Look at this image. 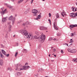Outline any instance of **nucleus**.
<instances>
[{"label": "nucleus", "mask_w": 77, "mask_h": 77, "mask_svg": "<svg viewBox=\"0 0 77 77\" xmlns=\"http://www.w3.org/2000/svg\"><path fill=\"white\" fill-rule=\"evenodd\" d=\"M20 33H23V35L26 36V38L29 39H32L33 38V35L32 34H28V32L26 30L21 29L20 30Z\"/></svg>", "instance_id": "nucleus-1"}, {"label": "nucleus", "mask_w": 77, "mask_h": 77, "mask_svg": "<svg viewBox=\"0 0 77 77\" xmlns=\"http://www.w3.org/2000/svg\"><path fill=\"white\" fill-rule=\"evenodd\" d=\"M20 71H21V70H26L27 69H28V68H31V67L30 66H23L21 64H20Z\"/></svg>", "instance_id": "nucleus-2"}, {"label": "nucleus", "mask_w": 77, "mask_h": 77, "mask_svg": "<svg viewBox=\"0 0 77 77\" xmlns=\"http://www.w3.org/2000/svg\"><path fill=\"white\" fill-rule=\"evenodd\" d=\"M39 39L42 42H44L45 39V35H42L39 36Z\"/></svg>", "instance_id": "nucleus-3"}, {"label": "nucleus", "mask_w": 77, "mask_h": 77, "mask_svg": "<svg viewBox=\"0 0 77 77\" xmlns=\"http://www.w3.org/2000/svg\"><path fill=\"white\" fill-rule=\"evenodd\" d=\"M8 20H11L12 21V24H14L15 20V17H13L12 16H11L8 18Z\"/></svg>", "instance_id": "nucleus-4"}, {"label": "nucleus", "mask_w": 77, "mask_h": 77, "mask_svg": "<svg viewBox=\"0 0 77 77\" xmlns=\"http://www.w3.org/2000/svg\"><path fill=\"white\" fill-rule=\"evenodd\" d=\"M38 12V11L37 10L34 9L32 10V13L33 14H32L33 16H36Z\"/></svg>", "instance_id": "nucleus-5"}, {"label": "nucleus", "mask_w": 77, "mask_h": 77, "mask_svg": "<svg viewBox=\"0 0 77 77\" xmlns=\"http://www.w3.org/2000/svg\"><path fill=\"white\" fill-rule=\"evenodd\" d=\"M68 51L70 53H75L76 51H77V50L75 49L71 50L70 48H68Z\"/></svg>", "instance_id": "nucleus-6"}, {"label": "nucleus", "mask_w": 77, "mask_h": 77, "mask_svg": "<svg viewBox=\"0 0 77 77\" xmlns=\"http://www.w3.org/2000/svg\"><path fill=\"white\" fill-rule=\"evenodd\" d=\"M40 30H44L47 29V28L45 27V26H42L39 27Z\"/></svg>", "instance_id": "nucleus-7"}, {"label": "nucleus", "mask_w": 77, "mask_h": 77, "mask_svg": "<svg viewBox=\"0 0 77 77\" xmlns=\"http://www.w3.org/2000/svg\"><path fill=\"white\" fill-rule=\"evenodd\" d=\"M54 29L56 30H58V28L57 27V24H56V23L54 22Z\"/></svg>", "instance_id": "nucleus-8"}, {"label": "nucleus", "mask_w": 77, "mask_h": 77, "mask_svg": "<svg viewBox=\"0 0 77 77\" xmlns=\"http://www.w3.org/2000/svg\"><path fill=\"white\" fill-rule=\"evenodd\" d=\"M41 18V15H39L37 16L36 18H35V20H38L39 19H40Z\"/></svg>", "instance_id": "nucleus-9"}, {"label": "nucleus", "mask_w": 77, "mask_h": 77, "mask_svg": "<svg viewBox=\"0 0 77 77\" xmlns=\"http://www.w3.org/2000/svg\"><path fill=\"white\" fill-rule=\"evenodd\" d=\"M77 27V24L70 25L69 26V27L70 28H73V27Z\"/></svg>", "instance_id": "nucleus-10"}, {"label": "nucleus", "mask_w": 77, "mask_h": 77, "mask_svg": "<svg viewBox=\"0 0 77 77\" xmlns=\"http://www.w3.org/2000/svg\"><path fill=\"white\" fill-rule=\"evenodd\" d=\"M70 16L72 17H75V13H72L70 14Z\"/></svg>", "instance_id": "nucleus-11"}, {"label": "nucleus", "mask_w": 77, "mask_h": 77, "mask_svg": "<svg viewBox=\"0 0 77 77\" xmlns=\"http://www.w3.org/2000/svg\"><path fill=\"white\" fill-rule=\"evenodd\" d=\"M6 17H4V18H2V22H3L4 23L6 21V20H7L6 19Z\"/></svg>", "instance_id": "nucleus-12"}, {"label": "nucleus", "mask_w": 77, "mask_h": 77, "mask_svg": "<svg viewBox=\"0 0 77 77\" xmlns=\"http://www.w3.org/2000/svg\"><path fill=\"white\" fill-rule=\"evenodd\" d=\"M6 9H5L4 11H1V14H5L6 13Z\"/></svg>", "instance_id": "nucleus-13"}, {"label": "nucleus", "mask_w": 77, "mask_h": 77, "mask_svg": "<svg viewBox=\"0 0 77 77\" xmlns=\"http://www.w3.org/2000/svg\"><path fill=\"white\" fill-rule=\"evenodd\" d=\"M72 11L73 12H75V11H77V8H73V7H72Z\"/></svg>", "instance_id": "nucleus-14"}, {"label": "nucleus", "mask_w": 77, "mask_h": 77, "mask_svg": "<svg viewBox=\"0 0 77 77\" xmlns=\"http://www.w3.org/2000/svg\"><path fill=\"white\" fill-rule=\"evenodd\" d=\"M2 53L4 55H6V52L5 51L3 50H2Z\"/></svg>", "instance_id": "nucleus-15"}, {"label": "nucleus", "mask_w": 77, "mask_h": 77, "mask_svg": "<svg viewBox=\"0 0 77 77\" xmlns=\"http://www.w3.org/2000/svg\"><path fill=\"white\" fill-rule=\"evenodd\" d=\"M8 7L10 9H13V6H11V5H8Z\"/></svg>", "instance_id": "nucleus-16"}, {"label": "nucleus", "mask_w": 77, "mask_h": 77, "mask_svg": "<svg viewBox=\"0 0 77 77\" xmlns=\"http://www.w3.org/2000/svg\"><path fill=\"white\" fill-rule=\"evenodd\" d=\"M35 33L37 36H39V32L38 31H35Z\"/></svg>", "instance_id": "nucleus-17"}, {"label": "nucleus", "mask_w": 77, "mask_h": 77, "mask_svg": "<svg viewBox=\"0 0 77 77\" xmlns=\"http://www.w3.org/2000/svg\"><path fill=\"white\" fill-rule=\"evenodd\" d=\"M28 24H29V22H26L25 23H23L22 25L23 26H25V25H27Z\"/></svg>", "instance_id": "nucleus-18"}, {"label": "nucleus", "mask_w": 77, "mask_h": 77, "mask_svg": "<svg viewBox=\"0 0 77 77\" xmlns=\"http://www.w3.org/2000/svg\"><path fill=\"white\" fill-rule=\"evenodd\" d=\"M75 33H72L70 34V36H72H72H75Z\"/></svg>", "instance_id": "nucleus-19"}, {"label": "nucleus", "mask_w": 77, "mask_h": 77, "mask_svg": "<svg viewBox=\"0 0 77 77\" xmlns=\"http://www.w3.org/2000/svg\"><path fill=\"white\" fill-rule=\"evenodd\" d=\"M3 60H0V65H3Z\"/></svg>", "instance_id": "nucleus-20"}, {"label": "nucleus", "mask_w": 77, "mask_h": 77, "mask_svg": "<svg viewBox=\"0 0 77 77\" xmlns=\"http://www.w3.org/2000/svg\"><path fill=\"white\" fill-rule=\"evenodd\" d=\"M57 18H59V14L58 13H57L56 15Z\"/></svg>", "instance_id": "nucleus-21"}, {"label": "nucleus", "mask_w": 77, "mask_h": 77, "mask_svg": "<svg viewBox=\"0 0 77 77\" xmlns=\"http://www.w3.org/2000/svg\"><path fill=\"white\" fill-rule=\"evenodd\" d=\"M72 61H73V62H77V58L76 59H74L72 60Z\"/></svg>", "instance_id": "nucleus-22"}, {"label": "nucleus", "mask_w": 77, "mask_h": 77, "mask_svg": "<svg viewBox=\"0 0 77 77\" xmlns=\"http://www.w3.org/2000/svg\"><path fill=\"white\" fill-rule=\"evenodd\" d=\"M52 40H53V38L51 37L49 38L48 39V41H52Z\"/></svg>", "instance_id": "nucleus-23"}, {"label": "nucleus", "mask_w": 77, "mask_h": 77, "mask_svg": "<svg viewBox=\"0 0 77 77\" xmlns=\"http://www.w3.org/2000/svg\"><path fill=\"white\" fill-rule=\"evenodd\" d=\"M24 53H27V49H24L23 50Z\"/></svg>", "instance_id": "nucleus-24"}, {"label": "nucleus", "mask_w": 77, "mask_h": 77, "mask_svg": "<svg viewBox=\"0 0 77 77\" xmlns=\"http://www.w3.org/2000/svg\"><path fill=\"white\" fill-rule=\"evenodd\" d=\"M57 35L58 36H60V35H61V33H58L57 34Z\"/></svg>", "instance_id": "nucleus-25"}, {"label": "nucleus", "mask_w": 77, "mask_h": 77, "mask_svg": "<svg viewBox=\"0 0 77 77\" xmlns=\"http://www.w3.org/2000/svg\"><path fill=\"white\" fill-rule=\"evenodd\" d=\"M64 12H62L61 13V15L62 16V17H64Z\"/></svg>", "instance_id": "nucleus-26"}, {"label": "nucleus", "mask_w": 77, "mask_h": 77, "mask_svg": "<svg viewBox=\"0 0 77 77\" xmlns=\"http://www.w3.org/2000/svg\"><path fill=\"white\" fill-rule=\"evenodd\" d=\"M42 47V45H40L38 46V48H40L41 47Z\"/></svg>", "instance_id": "nucleus-27"}, {"label": "nucleus", "mask_w": 77, "mask_h": 77, "mask_svg": "<svg viewBox=\"0 0 77 77\" xmlns=\"http://www.w3.org/2000/svg\"><path fill=\"white\" fill-rule=\"evenodd\" d=\"M11 27H12V26H11V25H9L8 26V28L9 29H10L11 28Z\"/></svg>", "instance_id": "nucleus-28"}, {"label": "nucleus", "mask_w": 77, "mask_h": 77, "mask_svg": "<svg viewBox=\"0 0 77 77\" xmlns=\"http://www.w3.org/2000/svg\"><path fill=\"white\" fill-rule=\"evenodd\" d=\"M48 21H49L50 24H51V20H50V19H49L48 20Z\"/></svg>", "instance_id": "nucleus-29"}, {"label": "nucleus", "mask_w": 77, "mask_h": 77, "mask_svg": "<svg viewBox=\"0 0 77 77\" xmlns=\"http://www.w3.org/2000/svg\"><path fill=\"white\" fill-rule=\"evenodd\" d=\"M19 75H20V72H17V76H19Z\"/></svg>", "instance_id": "nucleus-30"}, {"label": "nucleus", "mask_w": 77, "mask_h": 77, "mask_svg": "<svg viewBox=\"0 0 77 77\" xmlns=\"http://www.w3.org/2000/svg\"><path fill=\"white\" fill-rule=\"evenodd\" d=\"M49 17H51V14H50V13H49Z\"/></svg>", "instance_id": "nucleus-31"}, {"label": "nucleus", "mask_w": 77, "mask_h": 77, "mask_svg": "<svg viewBox=\"0 0 77 77\" xmlns=\"http://www.w3.org/2000/svg\"><path fill=\"white\" fill-rule=\"evenodd\" d=\"M0 55L1 56V57H2V58H3V57H4V56L3 55V54H0Z\"/></svg>", "instance_id": "nucleus-32"}, {"label": "nucleus", "mask_w": 77, "mask_h": 77, "mask_svg": "<svg viewBox=\"0 0 77 77\" xmlns=\"http://www.w3.org/2000/svg\"><path fill=\"white\" fill-rule=\"evenodd\" d=\"M63 45H67V46H68V44L67 43H64L63 44Z\"/></svg>", "instance_id": "nucleus-33"}, {"label": "nucleus", "mask_w": 77, "mask_h": 77, "mask_svg": "<svg viewBox=\"0 0 77 77\" xmlns=\"http://www.w3.org/2000/svg\"><path fill=\"white\" fill-rule=\"evenodd\" d=\"M18 54V53L16 52L15 54V57H16L17 56V55Z\"/></svg>", "instance_id": "nucleus-34"}, {"label": "nucleus", "mask_w": 77, "mask_h": 77, "mask_svg": "<svg viewBox=\"0 0 77 77\" xmlns=\"http://www.w3.org/2000/svg\"><path fill=\"white\" fill-rule=\"evenodd\" d=\"M74 42V41L73 40H72L69 42V43H72Z\"/></svg>", "instance_id": "nucleus-35"}, {"label": "nucleus", "mask_w": 77, "mask_h": 77, "mask_svg": "<svg viewBox=\"0 0 77 77\" xmlns=\"http://www.w3.org/2000/svg\"><path fill=\"white\" fill-rule=\"evenodd\" d=\"M24 1V0H20V3H21V2H23Z\"/></svg>", "instance_id": "nucleus-36"}, {"label": "nucleus", "mask_w": 77, "mask_h": 77, "mask_svg": "<svg viewBox=\"0 0 77 77\" xmlns=\"http://www.w3.org/2000/svg\"><path fill=\"white\" fill-rule=\"evenodd\" d=\"M4 5H5L6 6H7V7H8V6H9V5H8V4H7L6 3L4 4Z\"/></svg>", "instance_id": "nucleus-37"}, {"label": "nucleus", "mask_w": 77, "mask_h": 77, "mask_svg": "<svg viewBox=\"0 0 77 77\" xmlns=\"http://www.w3.org/2000/svg\"><path fill=\"white\" fill-rule=\"evenodd\" d=\"M29 65V64L28 63H25V65Z\"/></svg>", "instance_id": "nucleus-38"}, {"label": "nucleus", "mask_w": 77, "mask_h": 77, "mask_svg": "<svg viewBox=\"0 0 77 77\" xmlns=\"http://www.w3.org/2000/svg\"><path fill=\"white\" fill-rule=\"evenodd\" d=\"M75 17H77V13H75Z\"/></svg>", "instance_id": "nucleus-39"}, {"label": "nucleus", "mask_w": 77, "mask_h": 77, "mask_svg": "<svg viewBox=\"0 0 77 77\" xmlns=\"http://www.w3.org/2000/svg\"><path fill=\"white\" fill-rule=\"evenodd\" d=\"M5 55L7 56V57H8L9 56V54H6Z\"/></svg>", "instance_id": "nucleus-40"}, {"label": "nucleus", "mask_w": 77, "mask_h": 77, "mask_svg": "<svg viewBox=\"0 0 77 77\" xmlns=\"http://www.w3.org/2000/svg\"><path fill=\"white\" fill-rule=\"evenodd\" d=\"M61 53H63V50H61Z\"/></svg>", "instance_id": "nucleus-41"}, {"label": "nucleus", "mask_w": 77, "mask_h": 77, "mask_svg": "<svg viewBox=\"0 0 77 77\" xmlns=\"http://www.w3.org/2000/svg\"><path fill=\"white\" fill-rule=\"evenodd\" d=\"M33 0H32L31 1V4H32L33 3Z\"/></svg>", "instance_id": "nucleus-42"}, {"label": "nucleus", "mask_w": 77, "mask_h": 77, "mask_svg": "<svg viewBox=\"0 0 77 77\" xmlns=\"http://www.w3.org/2000/svg\"><path fill=\"white\" fill-rule=\"evenodd\" d=\"M53 51L54 52H55V51H56V49H53Z\"/></svg>", "instance_id": "nucleus-43"}, {"label": "nucleus", "mask_w": 77, "mask_h": 77, "mask_svg": "<svg viewBox=\"0 0 77 77\" xmlns=\"http://www.w3.org/2000/svg\"><path fill=\"white\" fill-rule=\"evenodd\" d=\"M24 14H27V12L26 11H25Z\"/></svg>", "instance_id": "nucleus-44"}, {"label": "nucleus", "mask_w": 77, "mask_h": 77, "mask_svg": "<svg viewBox=\"0 0 77 77\" xmlns=\"http://www.w3.org/2000/svg\"><path fill=\"white\" fill-rule=\"evenodd\" d=\"M53 40H54V41H57V40H56V38L54 39Z\"/></svg>", "instance_id": "nucleus-45"}, {"label": "nucleus", "mask_w": 77, "mask_h": 77, "mask_svg": "<svg viewBox=\"0 0 77 77\" xmlns=\"http://www.w3.org/2000/svg\"><path fill=\"white\" fill-rule=\"evenodd\" d=\"M16 70H19V69H18V67H17V69H16Z\"/></svg>", "instance_id": "nucleus-46"}, {"label": "nucleus", "mask_w": 77, "mask_h": 77, "mask_svg": "<svg viewBox=\"0 0 77 77\" xmlns=\"http://www.w3.org/2000/svg\"><path fill=\"white\" fill-rule=\"evenodd\" d=\"M35 53H37V50L35 49Z\"/></svg>", "instance_id": "nucleus-47"}, {"label": "nucleus", "mask_w": 77, "mask_h": 77, "mask_svg": "<svg viewBox=\"0 0 77 77\" xmlns=\"http://www.w3.org/2000/svg\"><path fill=\"white\" fill-rule=\"evenodd\" d=\"M9 31L10 32H11V29H9Z\"/></svg>", "instance_id": "nucleus-48"}, {"label": "nucleus", "mask_w": 77, "mask_h": 77, "mask_svg": "<svg viewBox=\"0 0 77 77\" xmlns=\"http://www.w3.org/2000/svg\"><path fill=\"white\" fill-rule=\"evenodd\" d=\"M10 24H11V22H9L8 23V24H9V25H10Z\"/></svg>", "instance_id": "nucleus-49"}, {"label": "nucleus", "mask_w": 77, "mask_h": 77, "mask_svg": "<svg viewBox=\"0 0 77 77\" xmlns=\"http://www.w3.org/2000/svg\"><path fill=\"white\" fill-rule=\"evenodd\" d=\"M15 0H11V1H12V2H14V1H15Z\"/></svg>", "instance_id": "nucleus-50"}, {"label": "nucleus", "mask_w": 77, "mask_h": 77, "mask_svg": "<svg viewBox=\"0 0 77 77\" xmlns=\"http://www.w3.org/2000/svg\"><path fill=\"white\" fill-rule=\"evenodd\" d=\"M16 45H17V46H18V44L17 43Z\"/></svg>", "instance_id": "nucleus-51"}, {"label": "nucleus", "mask_w": 77, "mask_h": 77, "mask_svg": "<svg viewBox=\"0 0 77 77\" xmlns=\"http://www.w3.org/2000/svg\"><path fill=\"white\" fill-rule=\"evenodd\" d=\"M3 9H4V8H1V9H2V11H3Z\"/></svg>", "instance_id": "nucleus-52"}, {"label": "nucleus", "mask_w": 77, "mask_h": 77, "mask_svg": "<svg viewBox=\"0 0 77 77\" xmlns=\"http://www.w3.org/2000/svg\"><path fill=\"white\" fill-rule=\"evenodd\" d=\"M54 57H56V55L55 54L54 55Z\"/></svg>", "instance_id": "nucleus-53"}, {"label": "nucleus", "mask_w": 77, "mask_h": 77, "mask_svg": "<svg viewBox=\"0 0 77 77\" xmlns=\"http://www.w3.org/2000/svg\"><path fill=\"white\" fill-rule=\"evenodd\" d=\"M51 55L50 54L49 55V57H50Z\"/></svg>", "instance_id": "nucleus-54"}, {"label": "nucleus", "mask_w": 77, "mask_h": 77, "mask_svg": "<svg viewBox=\"0 0 77 77\" xmlns=\"http://www.w3.org/2000/svg\"><path fill=\"white\" fill-rule=\"evenodd\" d=\"M70 41H72V39H71L70 40Z\"/></svg>", "instance_id": "nucleus-55"}, {"label": "nucleus", "mask_w": 77, "mask_h": 77, "mask_svg": "<svg viewBox=\"0 0 77 77\" xmlns=\"http://www.w3.org/2000/svg\"><path fill=\"white\" fill-rule=\"evenodd\" d=\"M41 14H42V13H40L39 14V15H41Z\"/></svg>", "instance_id": "nucleus-56"}, {"label": "nucleus", "mask_w": 77, "mask_h": 77, "mask_svg": "<svg viewBox=\"0 0 77 77\" xmlns=\"http://www.w3.org/2000/svg\"><path fill=\"white\" fill-rule=\"evenodd\" d=\"M36 75V76L38 75V74H36V75Z\"/></svg>", "instance_id": "nucleus-57"}, {"label": "nucleus", "mask_w": 77, "mask_h": 77, "mask_svg": "<svg viewBox=\"0 0 77 77\" xmlns=\"http://www.w3.org/2000/svg\"><path fill=\"white\" fill-rule=\"evenodd\" d=\"M23 54H22L21 55H20V56H23Z\"/></svg>", "instance_id": "nucleus-58"}, {"label": "nucleus", "mask_w": 77, "mask_h": 77, "mask_svg": "<svg viewBox=\"0 0 77 77\" xmlns=\"http://www.w3.org/2000/svg\"><path fill=\"white\" fill-rule=\"evenodd\" d=\"M15 35H14L13 36V37H15Z\"/></svg>", "instance_id": "nucleus-59"}, {"label": "nucleus", "mask_w": 77, "mask_h": 77, "mask_svg": "<svg viewBox=\"0 0 77 77\" xmlns=\"http://www.w3.org/2000/svg\"><path fill=\"white\" fill-rule=\"evenodd\" d=\"M0 54H2V53H1V52L0 51Z\"/></svg>", "instance_id": "nucleus-60"}, {"label": "nucleus", "mask_w": 77, "mask_h": 77, "mask_svg": "<svg viewBox=\"0 0 77 77\" xmlns=\"http://www.w3.org/2000/svg\"><path fill=\"white\" fill-rule=\"evenodd\" d=\"M42 0V1H45V0Z\"/></svg>", "instance_id": "nucleus-61"}, {"label": "nucleus", "mask_w": 77, "mask_h": 77, "mask_svg": "<svg viewBox=\"0 0 77 77\" xmlns=\"http://www.w3.org/2000/svg\"><path fill=\"white\" fill-rule=\"evenodd\" d=\"M17 16V15L16 14H15V17H16Z\"/></svg>", "instance_id": "nucleus-62"}, {"label": "nucleus", "mask_w": 77, "mask_h": 77, "mask_svg": "<svg viewBox=\"0 0 77 77\" xmlns=\"http://www.w3.org/2000/svg\"><path fill=\"white\" fill-rule=\"evenodd\" d=\"M22 74V73H20V74Z\"/></svg>", "instance_id": "nucleus-63"}, {"label": "nucleus", "mask_w": 77, "mask_h": 77, "mask_svg": "<svg viewBox=\"0 0 77 77\" xmlns=\"http://www.w3.org/2000/svg\"><path fill=\"white\" fill-rule=\"evenodd\" d=\"M52 61H54L53 60H51V61L52 62Z\"/></svg>", "instance_id": "nucleus-64"}]
</instances>
